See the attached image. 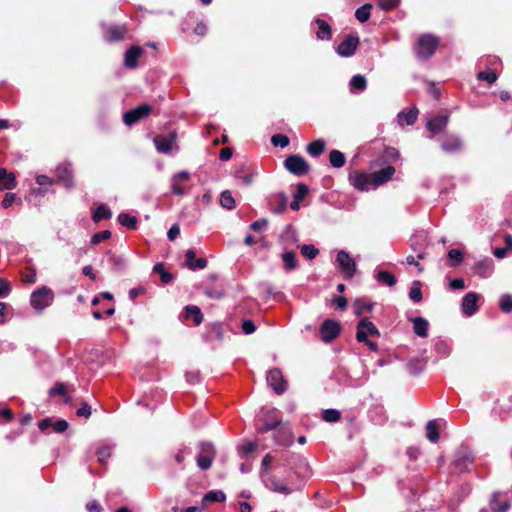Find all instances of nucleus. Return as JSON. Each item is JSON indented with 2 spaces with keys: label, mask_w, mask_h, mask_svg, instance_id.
Listing matches in <instances>:
<instances>
[{
  "label": "nucleus",
  "mask_w": 512,
  "mask_h": 512,
  "mask_svg": "<svg viewBox=\"0 0 512 512\" xmlns=\"http://www.w3.org/2000/svg\"><path fill=\"white\" fill-rule=\"evenodd\" d=\"M268 219L267 218H261L257 221H254L253 223L250 224L249 228L253 231H260L261 229L265 228L268 226Z\"/></svg>",
  "instance_id": "63"
},
{
  "label": "nucleus",
  "mask_w": 512,
  "mask_h": 512,
  "mask_svg": "<svg viewBox=\"0 0 512 512\" xmlns=\"http://www.w3.org/2000/svg\"><path fill=\"white\" fill-rule=\"evenodd\" d=\"M399 122H405L406 125H413L418 117V109L412 108L408 112H401L399 115Z\"/></svg>",
  "instance_id": "42"
},
{
  "label": "nucleus",
  "mask_w": 512,
  "mask_h": 512,
  "mask_svg": "<svg viewBox=\"0 0 512 512\" xmlns=\"http://www.w3.org/2000/svg\"><path fill=\"white\" fill-rule=\"evenodd\" d=\"M153 272L160 275L163 284H168L173 280V275L165 269L162 262L154 265Z\"/></svg>",
  "instance_id": "39"
},
{
  "label": "nucleus",
  "mask_w": 512,
  "mask_h": 512,
  "mask_svg": "<svg viewBox=\"0 0 512 512\" xmlns=\"http://www.w3.org/2000/svg\"><path fill=\"white\" fill-rule=\"evenodd\" d=\"M318 25L317 38L320 40H330L332 38L331 26L323 19H316Z\"/></svg>",
  "instance_id": "30"
},
{
  "label": "nucleus",
  "mask_w": 512,
  "mask_h": 512,
  "mask_svg": "<svg viewBox=\"0 0 512 512\" xmlns=\"http://www.w3.org/2000/svg\"><path fill=\"white\" fill-rule=\"evenodd\" d=\"M309 193V188L304 183H299L296 188V192L293 195V198L299 201H302Z\"/></svg>",
  "instance_id": "57"
},
{
  "label": "nucleus",
  "mask_w": 512,
  "mask_h": 512,
  "mask_svg": "<svg viewBox=\"0 0 512 512\" xmlns=\"http://www.w3.org/2000/svg\"><path fill=\"white\" fill-rule=\"evenodd\" d=\"M196 253L194 250H187L186 252V265L190 270L204 269L207 266L205 258H195Z\"/></svg>",
  "instance_id": "27"
},
{
  "label": "nucleus",
  "mask_w": 512,
  "mask_h": 512,
  "mask_svg": "<svg viewBox=\"0 0 512 512\" xmlns=\"http://www.w3.org/2000/svg\"><path fill=\"white\" fill-rule=\"evenodd\" d=\"M319 253V250L312 244H305L301 247V254L307 259H314Z\"/></svg>",
  "instance_id": "55"
},
{
  "label": "nucleus",
  "mask_w": 512,
  "mask_h": 512,
  "mask_svg": "<svg viewBox=\"0 0 512 512\" xmlns=\"http://www.w3.org/2000/svg\"><path fill=\"white\" fill-rule=\"evenodd\" d=\"M54 298L53 290L47 286H42L32 292L30 304L37 313H41L53 303Z\"/></svg>",
  "instance_id": "3"
},
{
  "label": "nucleus",
  "mask_w": 512,
  "mask_h": 512,
  "mask_svg": "<svg viewBox=\"0 0 512 512\" xmlns=\"http://www.w3.org/2000/svg\"><path fill=\"white\" fill-rule=\"evenodd\" d=\"M329 162L334 168H341L345 165L346 157L344 153L339 150H332L329 154Z\"/></svg>",
  "instance_id": "36"
},
{
  "label": "nucleus",
  "mask_w": 512,
  "mask_h": 512,
  "mask_svg": "<svg viewBox=\"0 0 512 512\" xmlns=\"http://www.w3.org/2000/svg\"><path fill=\"white\" fill-rule=\"evenodd\" d=\"M473 461L474 457L471 454H464L455 459L453 465L459 472L463 473L467 471L468 466L471 465Z\"/></svg>",
  "instance_id": "34"
},
{
  "label": "nucleus",
  "mask_w": 512,
  "mask_h": 512,
  "mask_svg": "<svg viewBox=\"0 0 512 512\" xmlns=\"http://www.w3.org/2000/svg\"><path fill=\"white\" fill-rule=\"evenodd\" d=\"M350 184L359 191H368L374 187L373 174L355 171L349 175Z\"/></svg>",
  "instance_id": "10"
},
{
  "label": "nucleus",
  "mask_w": 512,
  "mask_h": 512,
  "mask_svg": "<svg viewBox=\"0 0 512 512\" xmlns=\"http://www.w3.org/2000/svg\"><path fill=\"white\" fill-rule=\"evenodd\" d=\"M322 419L326 422L334 423L341 419V413L337 409H326L322 412Z\"/></svg>",
  "instance_id": "48"
},
{
  "label": "nucleus",
  "mask_w": 512,
  "mask_h": 512,
  "mask_svg": "<svg viewBox=\"0 0 512 512\" xmlns=\"http://www.w3.org/2000/svg\"><path fill=\"white\" fill-rule=\"evenodd\" d=\"M111 236H112V233L110 230H103V231L93 234L90 242L92 245H98L101 242L109 240L111 238Z\"/></svg>",
  "instance_id": "51"
},
{
  "label": "nucleus",
  "mask_w": 512,
  "mask_h": 512,
  "mask_svg": "<svg viewBox=\"0 0 512 512\" xmlns=\"http://www.w3.org/2000/svg\"><path fill=\"white\" fill-rule=\"evenodd\" d=\"M118 222L128 229L135 230L137 228L138 219L129 213H120L118 215Z\"/></svg>",
  "instance_id": "38"
},
{
  "label": "nucleus",
  "mask_w": 512,
  "mask_h": 512,
  "mask_svg": "<svg viewBox=\"0 0 512 512\" xmlns=\"http://www.w3.org/2000/svg\"><path fill=\"white\" fill-rule=\"evenodd\" d=\"M284 167L296 176L306 175L310 168L308 162L298 154L287 156L284 160Z\"/></svg>",
  "instance_id": "5"
},
{
  "label": "nucleus",
  "mask_w": 512,
  "mask_h": 512,
  "mask_svg": "<svg viewBox=\"0 0 512 512\" xmlns=\"http://www.w3.org/2000/svg\"><path fill=\"white\" fill-rule=\"evenodd\" d=\"M266 486L274 492L286 494V495L290 494L293 491L292 488H290L288 485L283 483L281 480H279L275 476H271L267 479Z\"/></svg>",
  "instance_id": "26"
},
{
  "label": "nucleus",
  "mask_w": 512,
  "mask_h": 512,
  "mask_svg": "<svg viewBox=\"0 0 512 512\" xmlns=\"http://www.w3.org/2000/svg\"><path fill=\"white\" fill-rule=\"evenodd\" d=\"M374 303L357 298L354 301L355 315L361 316L364 313H370L373 310Z\"/></svg>",
  "instance_id": "33"
},
{
  "label": "nucleus",
  "mask_w": 512,
  "mask_h": 512,
  "mask_svg": "<svg viewBox=\"0 0 512 512\" xmlns=\"http://www.w3.org/2000/svg\"><path fill=\"white\" fill-rule=\"evenodd\" d=\"M183 318L185 320L192 319L196 326L203 322V313L198 306L187 305L183 311Z\"/></svg>",
  "instance_id": "25"
},
{
  "label": "nucleus",
  "mask_w": 512,
  "mask_h": 512,
  "mask_svg": "<svg viewBox=\"0 0 512 512\" xmlns=\"http://www.w3.org/2000/svg\"><path fill=\"white\" fill-rule=\"evenodd\" d=\"M143 53L140 46L130 47L124 54V65L129 69H134L138 66V59Z\"/></svg>",
  "instance_id": "20"
},
{
  "label": "nucleus",
  "mask_w": 512,
  "mask_h": 512,
  "mask_svg": "<svg viewBox=\"0 0 512 512\" xmlns=\"http://www.w3.org/2000/svg\"><path fill=\"white\" fill-rule=\"evenodd\" d=\"M372 7H373L372 4H369V3H366V4L362 5L361 7H359L355 11L356 19L361 23L367 22L370 18V15H371L370 12H371Z\"/></svg>",
  "instance_id": "40"
},
{
  "label": "nucleus",
  "mask_w": 512,
  "mask_h": 512,
  "mask_svg": "<svg viewBox=\"0 0 512 512\" xmlns=\"http://www.w3.org/2000/svg\"><path fill=\"white\" fill-rule=\"evenodd\" d=\"M68 427H69V424L64 419H60V420L52 423V428L57 433L65 432L68 429Z\"/></svg>",
  "instance_id": "61"
},
{
  "label": "nucleus",
  "mask_w": 512,
  "mask_h": 512,
  "mask_svg": "<svg viewBox=\"0 0 512 512\" xmlns=\"http://www.w3.org/2000/svg\"><path fill=\"white\" fill-rule=\"evenodd\" d=\"M274 439L275 442L282 446H289L293 443V434L288 423H282L276 429Z\"/></svg>",
  "instance_id": "17"
},
{
  "label": "nucleus",
  "mask_w": 512,
  "mask_h": 512,
  "mask_svg": "<svg viewBox=\"0 0 512 512\" xmlns=\"http://www.w3.org/2000/svg\"><path fill=\"white\" fill-rule=\"evenodd\" d=\"M426 430V437L429 441L435 443L439 440V427L435 420L428 421V423L426 424Z\"/></svg>",
  "instance_id": "37"
},
{
  "label": "nucleus",
  "mask_w": 512,
  "mask_h": 512,
  "mask_svg": "<svg viewBox=\"0 0 512 512\" xmlns=\"http://www.w3.org/2000/svg\"><path fill=\"white\" fill-rule=\"evenodd\" d=\"M440 39L433 34H422L414 47L415 55L419 60H427L434 55Z\"/></svg>",
  "instance_id": "2"
},
{
  "label": "nucleus",
  "mask_w": 512,
  "mask_h": 512,
  "mask_svg": "<svg viewBox=\"0 0 512 512\" xmlns=\"http://www.w3.org/2000/svg\"><path fill=\"white\" fill-rule=\"evenodd\" d=\"M351 89L363 91L367 86V81L363 75H355L350 80Z\"/></svg>",
  "instance_id": "49"
},
{
  "label": "nucleus",
  "mask_w": 512,
  "mask_h": 512,
  "mask_svg": "<svg viewBox=\"0 0 512 512\" xmlns=\"http://www.w3.org/2000/svg\"><path fill=\"white\" fill-rule=\"evenodd\" d=\"M152 112V106L150 104L144 103L136 108L130 109L123 114V122L132 126L142 119L147 118Z\"/></svg>",
  "instance_id": "8"
},
{
  "label": "nucleus",
  "mask_w": 512,
  "mask_h": 512,
  "mask_svg": "<svg viewBox=\"0 0 512 512\" xmlns=\"http://www.w3.org/2000/svg\"><path fill=\"white\" fill-rule=\"evenodd\" d=\"M500 494L495 492L492 494V498L490 500V509L493 512H507L510 508V502L508 500L499 503Z\"/></svg>",
  "instance_id": "31"
},
{
  "label": "nucleus",
  "mask_w": 512,
  "mask_h": 512,
  "mask_svg": "<svg viewBox=\"0 0 512 512\" xmlns=\"http://www.w3.org/2000/svg\"><path fill=\"white\" fill-rule=\"evenodd\" d=\"M271 143L275 147L285 148L289 145L290 140H289L288 136H286L284 134H275L271 137Z\"/></svg>",
  "instance_id": "54"
},
{
  "label": "nucleus",
  "mask_w": 512,
  "mask_h": 512,
  "mask_svg": "<svg viewBox=\"0 0 512 512\" xmlns=\"http://www.w3.org/2000/svg\"><path fill=\"white\" fill-rule=\"evenodd\" d=\"M342 327L340 322L333 319H326L320 326V338L325 343L335 340L341 333Z\"/></svg>",
  "instance_id": "7"
},
{
  "label": "nucleus",
  "mask_w": 512,
  "mask_h": 512,
  "mask_svg": "<svg viewBox=\"0 0 512 512\" xmlns=\"http://www.w3.org/2000/svg\"><path fill=\"white\" fill-rule=\"evenodd\" d=\"M479 296L475 292H468L462 299V312L466 316H472L478 310L477 302Z\"/></svg>",
  "instance_id": "19"
},
{
  "label": "nucleus",
  "mask_w": 512,
  "mask_h": 512,
  "mask_svg": "<svg viewBox=\"0 0 512 512\" xmlns=\"http://www.w3.org/2000/svg\"><path fill=\"white\" fill-rule=\"evenodd\" d=\"M17 187L16 176L8 172L6 168L0 167V190H13Z\"/></svg>",
  "instance_id": "22"
},
{
  "label": "nucleus",
  "mask_w": 512,
  "mask_h": 512,
  "mask_svg": "<svg viewBox=\"0 0 512 512\" xmlns=\"http://www.w3.org/2000/svg\"><path fill=\"white\" fill-rule=\"evenodd\" d=\"M225 499H226V495L223 491L212 490V491L207 492L204 495L202 502L203 503L224 502Z\"/></svg>",
  "instance_id": "41"
},
{
  "label": "nucleus",
  "mask_w": 512,
  "mask_h": 512,
  "mask_svg": "<svg viewBox=\"0 0 512 512\" xmlns=\"http://www.w3.org/2000/svg\"><path fill=\"white\" fill-rule=\"evenodd\" d=\"M13 203L21 205L22 200L20 198H17L15 193L7 192L4 196V199L2 200V207L4 209H8L9 207L12 206Z\"/></svg>",
  "instance_id": "52"
},
{
  "label": "nucleus",
  "mask_w": 512,
  "mask_h": 512,
  "mask_svg": "<svg viewBox=\"0 0 512 512\" xmlns=\"http://www.w3.org/2000/svg\"><path fill=\"white\" fill-rule=\"evenodd\" d=\"M242 330L247 335L252 334L256 331V325L250 319L244 320L242 323Z\"/></svg>",
  "instance_id": "64"
},
{
  "label": "nucleus",
  "mask_w": 512,
  "mask_h": 512,
  "mask_svg": "<svg viewBox=\"0 0 512 512\" xmlns=\"http://www.w3.org/2000/svg\"><path fill=\"white\" fill-rule=\"evenodd\" d=\"M375 278L379 283L389 287H393L397 282L396 277L391 272L386 270L379 271Z\"/></svg>",
  "instance_id": "35"
},
{
  "label": "nucleus",
  "mask_w": 512,
  "mask_h": 512,
  "mask_svg": "<svg viewBox=\"0 0 512 512\" xmlns=\"http://www.w3.org/2000/svg\"><path fill=\"white\" fill-rule=\"evenodd\" d=\"M111 454H112L111 446L105 445V446L100 447L96 452L98 462L102 465H106L109 458L111 457Z\"/></svg>",
  "instance_id": "46"
},
{
  "label": "nucleus",
  "mask_w": 512,
  "mask_h": 512,
  "mask_svg": "<svg viewBox=\"0 0 512 512\" xmlns=\"http://www.w3.org/2000/svg\"><path fill=\"white\" fill-rule=\"evenodd\" d=\"M11 284L8 280L0 278V298L7 297L11 292Z\"/></svg>",
  "instance_id": "59"
},
{
  "label": "nucleus",
  "mask_w": 512,
  "mask_h": 512,
  "mask_svg": "<svg viewBox=\"0 0 512 512\" xmlns=\"http://www.w3.org/2000/svg\"><path fill=\"white\" fill-rule=\"evenodd\" d=\"M220 204L223 208L232 210L235 208V200L229 190H225L220 195Z\"/></svg>",
  "instance_id": "44"
},
{
  "label": "nucleus",
  "mask_w": 512,
  "mask_h": 512,
  "mask_svg": "<svg viewBox=\"0 0 512 512\" xmlns=\"http://www.w3.org/2000/svg\"><path fill=\"white\" fill-rule=\"evenodd\" d=\"M259 421L261 422V425L258 426L257 431L261 434L274 430L283 423L281 418L278 417L275 408L266 411Z\"/></svg>",
  "instance_id": "11"
},
{
  "label": "nucleus",
  "mask_w": 512,
  "mask_h": 512,
  "mask_svg": "<svg viewBox=\"0 0 512 512\" xmlns=\"http://www.w3.org/2000/svg\"><path fill=\"white\" fill-rule=\"evenodd\" d=\"M67 392V387L64 383H56L53 388L50 389V396L56 395H65Z\"/></svg>",
  "instance_id": "62"
},
{
  "label": "nucleus",
  "mask_w": 512,
  "mask_h": 512,
  "mask_svg": "<svg viewBox=\"0 0 512 512\" xmlns=\"http://www.w3.org/2000/svg\"><path fill=\"white\" fill-rule=\"evenodd\" d=\"M336 261L342 272L345 274V278L350 279L356 273V263L353 259L350 258L349 254L341 250L337 254Z\"/></svg>",
  "instance_id": "14"
},
{
  "label": "nucleus",
  "mask_w": 512,
  "mask_h": 512,
  "mask_svg": "<svg viewBox=\"0 0 512 512\" xmlns=\"http://www.w3.org/2000/svg\"><path fill=\"white\" fill-rule=\"evenodd\" d=\"M177 132L175 130L170 131L167 135L159 134L153 139L156 150L162 154H170L174 147L177 146Z\"/></svg>",
  "instance_id": "6"
},
{
  "label": "nucleus",
  "mask_w": 512,
  "mask_h": 512,
  "mask_svg": "<svg viewBox=\"0 0 512 512\" xmlns=\"http://www.w3.org/2000/svg\"><path fill=\"white\" fill-rule=\"evenodd\" d=\"M400 0H378V5L382 10L389 11L396 8Z\"/></svg>",
  "instance_id": "60"
},
{
  "label": "nucleus",
  "mask_w": 512,
  "mask_h": 512,
  "mask_svg": "<svg viewBox=\"0 0 512 512\" xmlns=\"http://www.w3.org/2000/svg\"><path fill=\"white\" fill-rule=\"evenodd\" d=\"M380 335L381 334L379 329L368 318H362L358 322L356 327V340L367 345L371 351H377L378 345L375 342L369 340L368 337L371 336L379 338Z\"/></svg>",
  "instance_id": "1"
},
{
  "label": "nucleus",
  "mask_w": 512,
  "mask_h": 512,
  "mask_svg": "<svg viewBox=\"0 0 512 512\" xmlns=\"http://www.w3.org/2000/svg\"><path fill=\"white\" fill-rule=\"evenodd\" d=\"M112 217V211L106 204H100L92 214V220L98 223L102 220H108Z\"/></svg>",
  "instance_id": "32"
},
{
  "label": "nucleus",
  "mask_w": 512,
  "mask_h": 512,
  "mask_svg": "<svg viewBox=\"0 0 512 512\" xmlns=\"http://www.w3.org/2000/svg\"><path fill=\"white\" fill-rule=\"evenodd\" d=\"M282 260L286 270H293L297 267L296 255L292 251H286L282 254Z\"/></svg>",
  "instance_id": "45"
},
{
  "label": "nucleus",
  "mask_w": 512,
  "mask_h": 512,
  "mask_svg": "<svg viewBox=\"0 0 512 512\" xmlns=\"http://www.w3.org/2000/svg\"><path fill=\"white\" fill-rule=\"evenodd\" d=\"M288 197L284 192L272 194L268 198L269 209L274 214H282L287 208Z\"/></svg>",
  "instance_id": "15"
},
{
  "label": "nucleus",
  "mask_w": 512,
  "mask_h": 512,
  "mask_svg": "<svg viewBox=\"0 0 512 512\" xmlns=\"http://www.w3.org/2000/svg\"><path fill=\"white\" fill-rule=\"evenodd\" d=\"M110 262H111V269L114 272L122 271L126 267L125 259L122 258L121 256H117L114 254L111 255Z\"/></svg>",
  "instance_id": "50"
},
{
  "label": "nucleus",
  "mask_w": 512,
  "mask_h": 512,
  "mask_svg": "<svg viewBox=\"0 0 512 512\" xmlns=\"http://www.w3.org/2000/svg\"><path fill=\"white\" fill-rule=\"evenodd\" d=\"M326 149V142L323 139H316L306 146V151L311 157H319Z\"/></svg>",
  "instance_id": "29"
},
{
  "label": "nucleus",
  "mask_w": 512,
  "mask_h": 512,
  "mask_svg": "<svg viewBox=\"0 0 512 512\" xmlns=\"http://www.w3.org/2000/svg\"><path fill=\"white\" fill-rule=\"evenodd\" d=\"M395 173V168L391 165H388L384 168H381L379 171H376L373 174L374 178V187L382 185L388 182Z\"/></svg>",
  "instance_id": "23"
},
{
  "label": "nucleus",
  "mask_w": 512,
  "mask_h": 512,
  "mask_svg": "<svg viewBox=\"0 0 512 512\" xmlns=\"http://www.w3.org/2000/svg\"><path fill=\"white\" fill-rule=\"evenodd\" d=\"M21 280L27 284H34L36 282V270L31 267H27L21 273Z\"/></svg>",
  "instance_id": "53"
},
{
  "label": "nucleus",
  "mask_w": 512,
  "mask_h": 512,
  "mask_svg": "<svg viewBox=\"0 0 512 512\" xmlns=\"http://www.w3.org/2000/svg\"><path fill=\"white\" fill-rule=\"evenodd\" d=\"M103 38L108 43L120 42L125 39L128 29L125 25H103Z\"/></svg>",
  "instance_id": "12"
},
{
  "label": "nucleus",
  "mask_w": 512,
  "mask_h": 512,
  "mask_svg": "<svg viewBox=\"0 0 512 512\" xmlns=\"http://www.w3.org/2000/svg\"><path fill=\"white\" fill-rule=\"evenodd\" d=\"M199 454L196 457L197 466L203 470H208L216 457V450L212 443L210 442H201L199 444Z\"/></svg>",
  "instance_id": "4"
},
{
  "label": "nucleus",
  "mask_w": 512,
  "mask_h": 512,
  "mask_svg": "<svg viewBox=\"0 0 512 512\" xmlns=\"http://www.w3.org/2000/svg\"><path fill=\"white\" fill-rule=\"evenodd\" d=\"M359 45V37L357 35H346L344 40L338 45L336 51L342 57H351L354 55Z\"/></svg>",
  "instance_id": "13"
},
{
  "label": "nucleus",
  "mask_w": 512,
  "mask_h": 512,
  "mask_svg": "<svg viewBox=\"0 0 512 512\" xmlns=\"http://www.w3.org/2000/svg\"><path fill=\"white\" fill-rule=\"evenodd\" d=\"M500 309L505 313L512 312V296L511 295H504L502 296L500 300Z\"/></svg>",
  "instance_id": "58"
},
{
  "label": "nucleus",
  "mask_w": 512,
  "mask_h": 512,
  "mask_svg": "<svg viewBox=\"0 0 512 512\" xmlns=\"http://www.w3.org/2000/svg\"><path fill=\"white\" fill-rule=\"evenodd\" d=\"M410 321L413 323V331L417 336L422 338L427 337L429 323L425 318L413 317L410 318Z\"/></svg>",
  "instance_id": "28"
},
{
  "label": "nucleus",
  "mask_w": 512,
  "mask_h": 512,
  "mask_svg": "<svg viewBox=\"0 0 512 512\" xmlns=\"http://www.w3.org/2000/svg\"><path fill=\"white\" fill-rule=\"evenodd\" d=\"M449 122V113L447 111L441 112L438 115L432 117L427 122V130L433 134L440 133Z\"/></svg>",
  "instance_id": "16"
},
{
  "label": "nucleus",
  "mask_w": 512,
  "mask_h": 512,
  "mask_svg": "<svg viewBox=\"0 0 512 512\" xmlns=\"http://www.w3.org/2000/svg\"><path fill=\"white\" fill-rule=\"evenodd\" d=\"M57 179L66 188L74 187L72 170L66 166H59L56 169Z\"/></svg>",
  "instance_id": "24"
},
{
  "label": "nucleus",
  "mask_w": 512,
  "mask_h": 512,
  "mask_svg": "<svg viewBox=\"0 0 512 512\" xmlns=\"http://www.w3.org/2000/svg\"><path fill=\"white\" fill-rule=\"evenodd\" d=\"M421 286H422L421 282L419 280H415V281H413L412 286L409 291V298L416 303L422 301V298H423Z\"/></svg>",
  "instance_id": "43"
},
{
  "label": "nucleus",
  "mask_w": 512,
  "mask_h": 512,
  "mask_svg": "<svg viewBox=\"0 0 512 512\" xmlns=\"http://www.w3.org/2000/svg\"><path fill=\"white\" fill-rule=\"evenodd\" d=\"M441 148L447 153H455L463 148V141L457 135H448L441 143Z\"/></svg>",
  "instance_id": "21"
},
{
  "label": "nucleus",
  "mask_w": 512,
  "mask_h": 512,
  "mask_svg": "<svg viewBox=\"0 0 512 512\" xmlns=\"http://www.w3.org/2000/svg\"><path fill=\"white\" fill-rule=\"evenodd\" d=\"M472 270L481 278H488L494 271V261L491 258L482 259L473 265Z\"/></svg>",
  "instance_id": "18"
},
{
  "label": "nucleus",
  "mask_w": 512,
  "mask_h": 512,
  "mask_svg": "<svg viewBox=\"0 0 512 512\" xmlns=\"http://www.w3.org/2000/svg\"><path fill=\"white\" fill-rule=\"evenodd\" d=\"M448 258L450 260V267H457L463 261V252L459 249H451L448 251Z\"/></svg>",
  "instance_id": "47"
},
{
  "label": "nucleus",
  "mask_w": 512,
  "mask_h": 512,
  "mask_svg": "<svg viewBox=\"0 0 512 512\" xmlns=\"http://www.w3.org/2000/svg\"><path fill=\"white\" fill-rule=\"evenodd\" d=\"M477 79L492 84L497 80V74L493 70L480 71L477 74Z\"/></svg>",
  "instance_id": "56"
},
{
  "label": "nucleus",
  "mask_w": 512,
  "mask_h": 512,
  "mask_svg": "<svg viewBox=\"0 0 512 512\" xmlns=\"http://www.w3.org/2000/svg\"><path fill=\"white\" fill-rule=\"evenodd\" d=\"M266 379L268 385L277 395H282L286 392L288 383L279 368L269 370Z\"/></svg>",
  "instance_id": "9"
}]
</instances>
